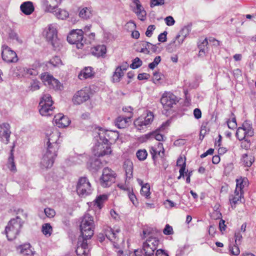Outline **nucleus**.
<instances>
[{"instance_id":"nucleus-41","label":"nucleus","mask_w":256,"mask_h":256,"mask_svg":"<svg viewBox=\"0 0 256 256\" xmlns=\"http://www.w3.org/2000/svg\"><path fill=\"white\" fill-rule=\"evenodd\" d=\"M42 230L45 236H50L52 231V228L50 224H44L42 226Z\"/></svg>"},{"instance_id":"nucleus-62","label":"nucleus","mask_w":256,"mask_h":256,"mask_svg":"<svg viewBox=\"0 0 256 256\" xmlns=\"http://www.w3.org/2000/svg\"><path fill=\"white\" fill-rule=\"evenodd\" d=\"M166 24L168 26H172L174 24L175 21L172 16H168L165 18Z\"/></svg>"},{"instance_id":"nucleus-21","label":"nucleus","mask_w":256,"mask_h":256,"mask_svg":"<svg viewBox=\"0 0 256 256\" xmlns=\"http://www.w3.org/2000/svg\"><path fill=\"white\" fill-rule=\"evenodd\" d=\"M62 0H43L42 2L45 6L46 10L53 12L58 6L61 3Z\"/></svg>"},{"instance_id":"nucleus-57","label":"nucleus","mask_w":256,"mask_h":256,"mask_svg":"<svg viewBox=\"0 0 256 256\" xmlns=\"http://www.w3.org/2000/svg\"><path fill=\"white\" fill-rule=\"evenodd\" d=\"M240 146L245 150H248L250 146V140L244 139L241 142Z\"/></svg>"},{"instance_id":"nucleus-38","label":"nucleus","mask_w":256,"mask_h":256,"mask_svg":"<svg viewBox=\"0 0 256 256\" xmlns=\"http://www.w3.org/2000/svg\"><path fill=\"white\" fill-rule=\"evenodd\" d=\"M241 128H242L244 131L247 132L248 136H252L254 135V131L252 126L248 121H245L243 123Z\"/></svg>"},{"instance_id":"nucleus-47","label":"nucleus","mask_w":256,"mask_h":256,"mask_svg":"<svg viewBox=\"0 0 256 256\" xmlns=\"http://www.w3.org/2000/svg\"><path fill=\"white\" fill-rule=\"evenodd\" d=\"M142 64V61L138 58H136L130 65V68L132 69H136L140 67Z\"/></svg>"},{"instance_id":"nucleus-2","label":"nucleus","mask_w":256,"mask_h":256,"mask_svg":"<svg viewBox=\"0 0 256 256\" xmlns=\"http://www.w3.org/2000/svg\"><path fill=\"white\" fill-rule=\"evenodd\" d=\"M27 218V214L22 210H18L15 218H12L5 228V233L10 240L16 238Z\"/></svg>"},{"instance_id":"nucleus-10","label":"nucleus","mask_w":256,"mask_h":256,"mask_svg":"<svg viewBox=\"0 0 256 256\" xmlns=\"http://www.w3.org/2000/svg\"><path fill=\"white\" fill-rule=\"evenodd\" d=\"M178 102L176 96L171 92H165L160 98V102L166 110L172 107Z\"/></svg>"},{"instance_id":"nucleus-30","label":"nucleus","mask_w":256,"mask_h":256,"mask_svg":"<svg viewBox=\"0 0 256 256\" xmlns=\"http://www.w3.org/2000/svg\"><path fill=\"white\" fill-rule=\"evenodd\" d=\"M106 46L104 45H98L94 48L92 50V54L98 56H102L106 54Z\"/></svg>"},{"instance_id":"nucleus-17","label":"nucleus","mask_w":256,"mask_h":256,"mask_svg":"<svg viewBox=\"0 0 256 256\" xmlns=\"http://www.w3.org/2000/svg\"><path fill=\"white\" fill-rule=\"evenodd\" d=\"M60 133L56 130L48 131L46 133V144H60V141L59 140Z\"/></svg>"},{"instance_id":"nucleus-50","label":"nucleus","mask_w":256,"mask_h":256,"mask_svg":"<svg viewBox=\"0 0 256 256\" xmlns=\"http://www.w3.org/2000/svg\"><path fill=\"white\" fill-rule=\"evenodd\" d=\"M44 212L46 216L50 218H53L56 215L55 210L50 208H46L44 210Z\"/></svg>"},{"instance_id":"nucleus-29","label":"nucleus","mask_w":256,"mask_h":256,"mask_svg":"<svg viewBox=\"0 0 256 256\" xmlns=\"http://www.w3.org/2000/svg\"><path fill=\"white\" fill-rule=\"evenodd\" d=\"M114 134L112 131L100 130L98 134L100 140L102 143L108 144V142L111 140V135Z\"/></svg>"},{"instance_id":"nucleus-25","label":"nucleus","mask_w":256,"mask_h":256,"mask_svg":"<svg viewBox=\"0 0 256 256\" xmlns=\"http://www.w3.org/2000/svg\"><path fill=\"white\" fill-rule=\"evenodd\" d=\"M94 72L92 67H86L79 74L78 77L80 80L92 78L94 76Z\"/></svg>"},{"instance_id":"nucleus-59","label":"nucleus","mask_w":256,"mask_h":256,"mask_svg":"<svg viewBox=\"0 0 256 256\" xmlns=\"http://www.w3.org/2000/svg\"><path fill=\"white\" fill-rule=\"evenodd\" d=\"M158 150V155L160 157H162L164 156V150L163 147V144L161 142H158V148H156Z\"/></svg>"},{"instance_id":"nucleus-56","label":"nucleus","mask_w":256,"mask_h":256,"mask_svg":"<svg viewBox=\"0 0 256 256\" xmlns=\"http://www.w3.org/2000/svg\"><path fill=\"white\" fill-rule=\"evenodd\" d=\"M238 246L235 244L232 246H230V250L232 254L238 256L240 254V250Z\"/></svg>"},{"instance_id":"nucleus-34","label":"nucleus","mask_w":256,"mask_h":256,"mask_svg":"<svg viewBox=\"0 0 256 256\" xmlns=\"http://www.w3.org/2000/svg\"><path fill=\"white\" fill-rule=\"evenodd\" d=\"M242 164L246 167L250 166L254 162V157L252 155L244 154L242 156Z\"/></svg>"},{"instance_id":"nucleus-43","label":"nucleus","mask_w":256,"mask_h":256,"mask_svg":"<svg viewBox=\"0 0 256 256\" xmlns=\"http://www.w3.org/2000/svg\"><path fill=\"white\" fill-rule=\"evenodd\" d=\"M247 136V132L241 127H239L236 132V136L240 140H242Z\"/></svg>"},{"instance_id":"nucleus-36","label":"nucleus","mask_w":256,"mask_h":256,"mask_svg":"<svg viewBox=\"0 0 256 256\" xmlns=\"http://www.w3.org/2000/svg\"><path fill=\"white\" fill-rule=\"evenodd\" d=\"M12 152L13 150H12L10 151V155L8 159L7 166L10 171L16 172V168L14 162V156Z\"/></svg>"},{"instance_id":"nucleus-55","label":"nucleus","mask_w":256,"mask_h":256,"mask_svg":"<svg viewBox=\"0 0 256 256\" xmlns=\"http://www.w3.org/2000/svg\"><path fill=\"white\" fill-rule=\"evenodd\" d=\"M164 4V0H150V6L153 8L155 6H162Z\"/></svg>"},{"instance_id":"nucleus-19","label":"nucleus","mask_w":256,"mask_h":256,"mask_svg":"<svg viewBox=\"0 0 256 256\" xmlns=\"http://www.w3.org/2000/svg\"><path fill=\"white\" fill-rule=\"evenodd\" d=\"M41 78L46 86L51 88H58L59 82L52 76L46 74H42Z\"/></svg>"},{"instance_id":"nucleus-54","label":"nucleus","mask_w":256,"mask_h":256,"mask_svg":"<svg viewBox=\"0 0 256 256\" xmlns=\"http://www.w3.org/2000/svg\"><path fill=\"white\" fill-rule=\"evenodd\" d=\"M24 74L25 76L36 75V71L34 69L28 68H23Z\"/></svg>"},{"instance_id":"nucleus-24","label":"nucleus","mask_w":256,"mask_h":256,"mask_svg":"<svg viewBox=\"0 0 256 256\" xmlns=\"http://www.w3.org/2000/svg\"><path fill=\"white\" fill-rule=\"evenodd\" d=\"M124 168L126 172V180H130L132 178V162L130 160L125 161L124 164Z\"/></svg>"},{"instance_id":"nucleus-22","label":"nucleus","mask_w":256,"mask_h":256,"mask_svg":"<svg viewBox=\"0 0 256 256\" xmlns=\"http://www.w3.org/2000/svg\"><path fill=\"white\" fill-rule=\"evenodd\" d=\"M55 158L45 153L41 160L40 165L42 168H50L54 162Z\"/></svg>"},{"instance_id":"nucleus-6","label":"nucleus","mask_w":256,"mask_h":256,"mask_svg":"<svg viewBox=\"0 0 256 256\" xmlns=\"http://www.w3.org/2000/svg\"><path fill=\"white\" fill-rule=\"evenodd\" d=\"M92 189L88 180L86 177L79 178L76 186V192L81 197H86L92 192Z\"/></svg>"},{"instance_id":"nucleus-53","label":"nucleus","mask_w":256,"mask_h":256,"mask_svg":"<svg viewBox=\"0 0 256 256\" xmlns=\"http://www.w3.org/2000/svg\"><path fill=\"white\" fill-rule=\"evenodd\" d=\"M108 199V196L106 194L100 195L96 200V202L98 207H100V204Z\"/></svg>"},{"instance_id":"nucleus-45","label":"nucleus","mask_w":256,"mask_h":256,"mask_svg":"<svg viewBox=\"0 0 256 256\" xmlns=\"http://www.w3.org/2000/svg\"><path fill=\"white\" fill-rule=\"evenodd\" d=\"M185 30H187L188 28H183L181 31L182 34V36H181L180 34H178L175 38V40L172 41V42L170 44L176 42V41L177 40L178 45L181 44L184 42L186 36V34H185L184 35L183 34V33H184V31Z\"/></svg>"},{"instance_id":"nucleus-18","label":"nucleus","mask_w":256,"mask_h":256,"mask_svg":"<svg viewBox=\"0 0 256 256\" xmlns=\"http://www.w3.org/2000/svg\"><path fill=\"white\" fill-rule=\"evenodd\" d=\"M54 122L59 128L66 127L70 122L69 118L62 114H58L56 115L54 118Z\"/></svg>"},{"instance_id":"nucleus-48","label":"nucleus","mask_w":256,"mask_h":256,"mask_svg":"<svg viewBox=\"0 0 256 256\" xmlns=\"http://www.w3.org/2000/svg\"><path fill=\"white\" fill-rule=\"evenodd\" d=\"M50 63L54 66H58L62 65V62L60 58L57 56L52 58L50 60Z\"/></svg>"},{"instance_id":"nucleus-42","label":"nucleus","mask_w":256,"mask_h":256,"mask_svg":"<svg viewBox=\"0 0 256 256\" xmlns=\"http://www.w3.org/2000/svg\"><path fill=\"white\" fill-rule=\"evenodd\" d=\"M208 44L207 38L204 39L202 42L198 44V48H200L199 56H202L206 53V47Z\"/></svg>"},{"instance_id":"nucleus-32","label":"nucleus","mask_w":256,"mask_h":256,"mask_svg":"<svg viewBox=\"0 0 256 256\" xmlns=\"http://www.w3.org/2000/svg\"><path fill=\"white\" fill-rule=\"evenodd\" d=\"M80 16L84 20L90 18L92 16V10L90 7L82 8L79 12Z\"/></svg>"},{"instance_id":"nucleus-14","label":"nucleus","mask_w":256,"mask_h":256,"mask_svg":"<svg viewBox=\"0 0 256 256\" xmlns=\"http://www.w3.org/2000/svg\"><path fill=\"white\" fill-rule=\"evenodd\" d=\"M2 48V55L4 61L10 63L16 62L18 60V58L15 52L12 50L7 46H4Z\"/></svg>"},{"instance_id":"nucleus-37","label":"nucleus","mask_w":256,"mask_h":256,"mask_svg":"<svg viewBox=\"0 0 256 256\" xmlns=\"http://www.w3.org/2000/svg\"><path fill=\"white\" fill-rule=\"evenodd\" d=\"M248 180L246 178L237 179L236 190L242 192V190L248 185Z\"/></svg>"},{"instance_id":"nucleus-63","label":"nucleus","mask_w":256,"mask_h":256,"mask_svg":"<svg viewBox=\"0 0 256 256\" xmlns=\"http://www.w3.org/2000/svg\"><path fill=\"white\" fill-rule=\"evenodd\" d=\"M166 34L167 32L166 31H164V32L161 33L158 35V40L160 42H165L166 41Z\"/></svg>"},{"instance_id":"nucleus-26","label":"nucleus","mask_w":256,"mask_h":256,"mask_svg":"<svg viewBox=\"0 0 256 256\" xmlns=\"http://www.w3.org/2000/svg\"><path fill=\"white\" fill-rule=\"evenodd\" d=\"M34 8L33 4L31 2H26L20 6V10L26 15L30 14L34 11Z\"/></svg>"},{"instance_id":"nucleus-64","label":"nucleus","mask_w":256,"mask_h":256,"mask_svg":"<svg viewBox=\"0 0 256 256\" xmlns=\"http://www.w3.org/2000/svg\"><path fill=\"white\" fill-rule=\"evenodd\" d=\"M156 256H169L168 254L162 249H158L156 253Z\"/></svg>"},{"instance_id":"nucleus-28","label":"nucleus","mask_w":256,"mask_h":256,"mask_svg":"<svg viewBox=\"0 0 256 256\" xmlns=\"http://www.w3.org/2000/svg\"><path fill=\"white\" fill-rule=\"evenodd\" d=\"M46 153L49 154V156H52L56 158L58 155V152L60 148V144H46Z\"/></svg>"},{"instance_id":"nucleus-23","label":"nucleus","mask_w":256,"mask_h":256,"mask_svg":"<svg viewBox=\"0 0 256 256\" xmlns=\"http://www.w3.org/2000/svg\"><path fill=\"white\" fill-rule=\"evenodd\" d=\"M132 117V114L126 117L119 116L116 120L115 124L119 128H124L128 125V122Z\"/></svg>"},{"instance_id":"nucleus-61","label":"nucleus","mask_w":256,"mask_h":256,"mask_svg":"<svg viewBox=\"0 0 256 256\" xmlns=\"http://www.w3.org/2000/svg\"><path fill=\"white\" fill-rule=\"evenodd\" d=\"M155 29V26L154 25L149 26L146 32V35L148 37H150L152 36V32Z\"/></svg>"},{"instance_id":"nucleus-35","label":"nucleus","mask_w":256,"mask_h":256,"mask_svg":"<svg viewBox=\"0 0 256 256\" xmlns=\"http://www.w3.org/2000/svg\"><path fill=\"white\" fill-rule=\"evenodd\" d=\"M124 72H122L120 68H116L112 76L113 82H119L124 76Z\"/></svg>"},{"instance_id":"nucleus-27","label":"nucleus","mask_w":256,"mask_h":256,"mask_svg":"<svg viewBox=\"0 0 256 256\" xmlns=\"http://www.w3.org/2000/svg\"><path fill=\"white\" fill-rule=\"evenodd\" d=\"M168 125V122L162 124L161 127L158 130H156L153 132L149 134L150 137L155 138L156 140L159 142L162 141L164 140V136L162 134H160L159 131L164 130V128Z\"/></svg>"},{"instance_id":"nucleus-60","label":"nucleus","mask_w":256,"mask_h":256,"mask_svg":"<svg viewBox=\"0 0 256 256\" xmlns=\"http://www.w3.org/2000/svg\"><path fill=\"white\" fill-rule=\"evenodd\" d=\"M163 232L166 235H170L172 234L173 230L172 227L169 224H166L165 228L163 230Z\"/></svg>"},{"instance_id":"nucleus-1","label":"nucleus","mask_w":256,"mask_h":256,"mask_svg":"<svg viewBox=\"0 0 256 256\" xmlns=\"http://www.w3.org/2000/svg\"><path fill=\"white\" fill-rule=\"evenodd\" d=\"M120 232V230L119 228L114 230L110 227H106L104 230L106 236L113 243L116 248V256H136L138 250H134V253L130 252L124 253L123 250L124 245V239Z\"/></svg>"},{"instance_id":"nucleus-51","label":"nucleus","mask_w":256,"mask_h":256,"mask_svg":"<svg viewBox=\"0 0 256 256\" xmlns=\"http://www.w3.org/2000/svg\"><path fill=\"white\" fill-rule=\"evenodd\" d=\"M40 83L38 80H34L30 84V90L34 92L39 90L40 88Z\"/></svg>"},{"instance_id":"nucleus-44","label":"nucleus","mask_w":256,"mask_h":256,"mask_svg":"<svg viewBox=\"0 0 256 256\" xmlns=\"http://www.w3.org/2000/svg\"><path fill=\"white\" fill-rule=\"evenodd\" d=\"M150 186L148 184L142 186L140 193L142 195L145 196L146 198H148L150 195Z\"/></svg>"},{"instance_id":"nucleus-13","label":"nucleus","mask_w":256,"mask_h":256,"mask_svg":"<svg viewBox=\"0 0 256 256\" xmlns=\"http://www.w3.org/2000/svg\"><path fill=\"white\" fill-rule=\"evenodd\" d=\"M84 237L79 236L76 252L78 256H88L90 249L87 243V240Z\"/></svg>"},{"instance_id":"nucleus-20","label":"nucleus","mask_w":256,"mask_h":256,"mask_svg":"<svg viewBox=\"0 0 256 256\" xmlns=\"http://www.w3.org/2000/svg\"><path fill=\"white\" fill-rule=\"evenodd\" d=\"M17 251L22 256H34L36 252L30 244L19 246L17 248Z\"/></svg>"},{"instance_id":"nucleus-16","label":"nucleus","mask_w":256,"mask_h":256,"mask_svg":"<svg viewBox=\"0 0 256 256\" xmlns=\"http://www.w3.org/2000/svg\"><path fill=\"white\" fill-rule=\"evenodd\" d=\"M11 132L10 126L8 123H2L0 124V140L5 144L9 142Z\"/></svg>"},{"instance_id":"nucleus-11","label":"nucleus","mask_w":256,"mask_h":256,"mask_svg":"<svg viewBox=\"0 0 256 256\" xmlns=\"http://www.w3.org/2000/svg\"><path fill=\"white\" fill-rule=\"evenodd\" d=\"M90 98L88 89H82L76 92L74 95L72 101L74 104L78 105L87 101Z\"/></svg>"},{"instance_id":"nucleus-9","label":"nucleus","mask_w":256,"mask_h":256,"mask_svg":"<svg viewBox=\"0 0 256 256\" xmlns=\"http://www.w3.org/2000/svg\"><path fill=\"white\" fill-rule=\"evenodd\" d=\"M56 28L57 26L56 24H50L45 30L46 38L54 48H57L59 46Z\"/></svg>"},{"instance_id":"nucleus-7","label":"nucleus","mask_w":256,"mask_h":256,"mask_svg":"<svg viewBox=\"0 0 256 256\" xmlns=\"http://www.w3.org/2000/svg\"><path fill=\"white\" fill-rule=\"evenodd\" d=\"M116 180V174L110 168H105L100 179V185L104 188L110 186Z\"/></svg>"},{"instance_id":"nucleus-31","label":"nucleus","mask_w":256,"mask_h":256,"mask_svg":"<svg viewBox=\"0 0 256 256\" xmlns=\"http://www.w3.org/2000/svg\"><path fill=\"white\" fill-rule=\"evenodd\" d=\"M238 190H235L234 194L230 196L229 200L232 204H236L238 202L241 200L242 193Z\"/></svg>"},{"instance_id":"nucleus-46","label":"nucleus","mask_w":256,"mask_h":256,"mask_svg":"<svg viewBox=\"0 0 256 256\" xmlns=\"http://www.w3.org/2000/svg\"><path fill=\"white\" fill-rule=\"evenodd\" d=\"M148 156V153L145 150H138L136 152V156L140 160H144Z\"/></svg>"},{"instance_id":"nucleus-33","label":"nucleus","mask_w":256,"mask_h":256,"mask_svg":"<svg viewBox=\"0 0 256 256\" xmlns=\"http://www.w3.org/2000/svg\"><path fill=\"white\" fill-rule=\"evenodd\" d=\"M52 13H54V15L57 18L61 20H65L69 16L68 12L65 10L61 8H56Z\"/></svg>"},{"instance_id":"nucleus-39","label":"nucleus","mask_w":256,"mask_h":256,"mask_svg":"<svg viewBox=\"0 0 256 256\" xmlns=\"http://www.w3.org/2000/svg\"><path fill=\"white\" fill-rule=\"evenodd\" d=\"M100 161L98 159H94L88 164V166L90 170L96 171L100 168Z\"/></svg>"},{"instance_id":"nucleus-58","label":"nucleus","mask_w":256,"mask_h":256,"mask_svg":"<svg viewBox=\"0 0 256 256\" xmlns=\"http://www.w3.org/2000/svg\"><path fill=\"white\" fill-rule=\"evenodd\" d=\"M150 152L152 154V158L154 160L155 158H156V156L158 155V150L156 148L152 146L150 148Z\"/></svg>"},{"instance_id":"nucleus-40","label":"nucleus","mask_w":256,"mask_h":256,"mask_svg":"<svg viewBox=\"0 0 256 256\" xmlns=\"http://www.w3.org/2000/svg\"><path fill=\"white\" fill-rule=\"evenodd\" d=\"M134 12L136 14L138 18L141 20H144L146 18V12L144 10L142 6H141L140 9L135 8Z\"/></svg>"},{"instance_id":"nucleus-15","label":"nucleus","mask_w":256,"mask_h":256,"mask_svg":"<svg viewBox=\"0 0 256 256\" xmlns=\"http://www.w3.org/2000/svg\"><path fill=\"white\" fill-rule=\"evenodd\" d=\"M154 120V115L152 112L148 113L145 117H140L134 122L135 126L139 130L144 128V126H146L151 124Z\"/></svg>"},{"instance_id":"nucleus-4","label":"nucleus","mask_w":256,"mask_h":256,"mask_svg":"<svg viewBox=\"0 0 256 256\" xmlns=\"http://www.w3.org/2000/svg\"><path fill=\"white\" fill-rule=\"evenodd\" d=\"M53 101L49 94H44L39 104V112L42 116H49L54 113V107L52 106Z\"/></svg>"},{"instance_id":"nucleus-52","label":"nucleus","mask_w":256,"mask_h":256,"mask_svg":"<svg viewBox=\"0 0 256 256\" xmlns=\"http://www.w3.org/2000/svg\"><path fill=\"white\" fill-rule=\"evenodd\" d=\"M235 244L240 245L241 244L242 236L240 230L236 231L234 234Z\"/></svg>"},{"instance_id":"nucleus-3","label":"nucleus","mask_w":256,"mask_h":256,"mask_svg":"<svg viewBox=\"0 0 256 256\" xmlns=\"http://www.w3.org/2000/svg\"><path fill=\"white\" fill-rule=\"evenodd\" d=\"M94 224L93 217L89 214H86L80 224V235L79 236L90 239L94 235Z\"/></svg>"},{"instance_id":"nucleus-8","label":"nucleus","mask_w":256,"mask_h":256,"mask_svg":"<svg viewBox=\"0 0 256 256\" xmlns=\"http://www.w3.org/2000/svg\"><path fill=\"white\" fill-rule=\"evenodd\" d=\"M160 241L156 237H149L143 243L142 250L144 252V256H154V252L158 248Z\"/></svg>"},{"instance_id":"nucleus-5","label":"nucleus","mask_w":256,"mask_h":256,"mask_svg":"<svg viewBox=\"0 0 256 256\" xmlns=\"http://www.w3.org/2000/svg\"><path fill=\"white\" fill-rule=\"evenodd\" d=\"M84 32L82 30H72L67 36L68 42L71 44H75L78 48H82L86 40H84Z\"/></svg>"},{"instance_id":"nucleus-12","label":"nucleus","mask_w":256,"mask_h":256,"mask_svg":"<svg viewBox=\"0 0 256 256\" xmlns=\"http://www.w3.org/2000/svg\"><path fill=\"white\" fill-rule=\"evenodd\" d=\"M92 152L95 156L100 157L110 154L112 150L108 144L102 142L96 144L93 148Z\"/></svg>"},{"instance_id":"nucleus-49","label":"nucleus","mask_w":256,"mask_h":256,"mask_svg":"<svg viewBox=\"0 0 256 256\" xmlns=\"http://www.w3.org/2000/svg\"><path fill=\"white\" fill-rule=\"evenodd\" d=\"M161 61V58L160 56H156L154 60V62L149 64H148V68L150 69L153 70L156 66Z\"/></svg>"}]
</instances>
